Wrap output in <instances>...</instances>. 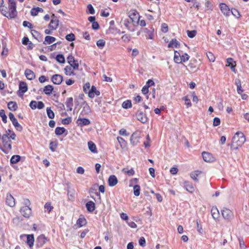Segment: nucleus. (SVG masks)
<instances>
[{"label": "nucleus", "mask_w": 249, "mask_h": 249, "mask_svg": "<svg viewBox=\"0 0 249 249\" xmlns=\"http://www.w3.org/2000/svg\"><path fill=\"white\" fill-rule=\"evenodd\" d=\"M3 0H0V11L1 14L8 18H15L17 15L15 0H8V10L6 7L3 6Z\"/></svg>", "instance_id": "obj_1"}, {"label": "nucleus", "mask_w": 249, "mask_h": 249, "mask_svg": "<svg viewBox=\"0 0 249 249\" xmlns=\"http://www.w3.org/2000/svg\"><path fill=\"white\" fill-rule=\"evenodd\" d=\"M246 141L244 134L241 132H237L232 138L231 147L237 149L238 147L241 146Z\"/></svg>", "instance_id": "obj_2"}, {"label": "nucleus", "mask_w": 249, "mask_h": 249, "mask_svg": "<svg viewBox=\"0 0 249 249\" xmlns=\"http://www.w3.org/2000/svg\"><path fill=\"white\" fill-rule=\"evenodd\" d=\"M11 132V130L8 129L6 131L5 134H3L1 137V140L3 145L2 151L5 153H8L12 149L11 141L10 140H7V137H8Z\"/></svg>", "instance_id": "obj_3"}, {"label": "nucleus", "mask_w": 249, "mask_h": 249, "mask_svg": "<svg viewBox=\"0 0 249 249\" xmlns=\"http://www.w3.org/2000/svg\"><path fill=\"white\" fill-rule=\"evenodd\" d=\"M221 213L224 219L228 222L231 221L233 218V213L229 209L224 208L221 210Z\"/></svg>", "instance_id": "obj_4"}, {"label": "nucleus", "mask_w": 249, "mask_h": 249, "mask_svg": "<svg viewBox=\"0 0 249 249\" xmlns=\"http://www.w3.org/2000/svg\"><path fill=\"white\" fill-rule=\"evenodd\" d=\"M124 25L130 32H134L135 30V25L129 19L125 18L123 20Z\"/></svg>", "instance_id": "obj_5"}, {"label": "nucleus", "mask_w": 249, "mask_h": 249, "mask_svg": "<svg viewBox=\"0 0 249 249\" xmlns=\"http://www.w3.org/2000/svg\"><path fill=\"white\" fill-rule=\"evenodd\" d=\"M9 117L10 120L12 121L13 124L15 127L16 129L18 131H21L22 129V127L21 125L18 123V120L15 117L14 114L10 112L9 114Z\"/></svg>", "instance_id": "obj_6"}, {"label": "nucleus", "mask_w": 249, "mask_h": 249, "mask_svg": "<svg viewBox=\"0 0 249 249\" xmlns=\"http://www.w3.org/2000/svg\"><path fill=\"white\" fill-rule=\"evenodd\" d=\"M143 32L145 34L146 39H153L154 29L152 27L143 29Z\"/></svg>", "instance_id": "obj_7"}, {"label": "nucleus", "mask_w": 249, "mask_h": 249, "mask_svg": "<svg viewBox=\"0 0 249 249\" xmlns=\"http://www.w3.org/2000/svg\"><path fill=\"white\" fill-rule=\"evenodd\" d=\"M20 212L21 214L26 218H29L32 213L31 209L27 206L21 207Z\"/></svg>", "instance_id": "obj_8"}, {"label": "nucleus", "mask_w": 249, "mask_h": 249, "mask_svg": "<svg viewBox=\"0 0 249 249\" xmlns=\"http://www.w3.org/2000/svg\"><path fill=\"white\" fill-rule=\"evenodd\" d=\"M219 8L222 13L226 17H229L231 13V10L229 6L225 3H222L219 4Z\"/></svg>", "instance_id": "obj_9"}, {"label": "nucleus", "mask_w": 249, "mask_h": 249, "mask_svg": "<svg viewBox=\"0 0 249 249\" xmlns=\"http://www.w3.org/2000/svg\"><path fill=\"white\" fill-rule=\"evenodd\" d=\"M139 18V13L136 11H134L130 13L129 18L128 19H129L130 21L135 24V23H137L138 22V20Z\"/></svg>", "instance_id": "obj_10"}, {"label": "nucleus", "mask_w": 249, "mask_h": 249, "mask_svg": "<svg viewBox=\"0 0 249 249\" xmlns=\"http://www.w3.org/2000/svg\"><path fill=\"white\" fill-rule=\"evenodd\" d=\"M68 188V198L70 200H73L74 198L75 190L73 188H72L71 186L70 183L67 184Z\"/></svg>", "instance_id": "obj_11"}, {"label": "nucleus", "mask_w": 249, "mask_h": 249, "mask_svg": "<svg viewBox=\"0 0 249 249\" xmlns=\"http://www.w3.org/2000/svg\"><path fill=\"white\" fill-rule=\"evenodd\" d=\"M51 80L54 84L59 85L63 81V77L60 74H56L52 76Z\"/></svg>", "instance_id": "obj_12"}, {"label": "nucleus", "mask_w": 249, "mask_h": 249, "mask_svg": "<svg viewBox=\"0 0 249 249\" xmlns=\"http://www.w3.org/2000/svg\"><path fill=\"white\" fill-rule=\"evenodd\" d=\"M48 241V240L47 238L44 235L41 234L39 235L36 239L37 245L38 247H42Z\"/></svg>", "instance_id": "obj_13"}, {"label": "nucleus", "mask_w": 249, "mask_h": 249, "mask_svg": "<svg viewBox=\"0 0 249 249\" xmlns=\"http://www.w3.org/2000/svg\"><path fill=\"white\" fill-rule=\"evenodd\" d=\"M136 117L137 119L142 123H145L147 121V117L146 115L142 111L139 110L137 114Z\"/></svg>", "instance_id": "obj_14"}, {"label": "nucleus", "mask_w": 249, "mask_h": 249, "mask_svg": "<svg viewBox=\"0 0 249 249\" xmlns=\"http://www.w3.org/2000/svg\"><path fill=\"white\" fill-rule=\"evenodd\" d=\"M90 123V121L88 119L79 118L76 121V124L78 126L81 127L88 125Z\"/></svg>", "instance_id": "obj_15"}, {"label": "nucleus", "mask_w": 249, "mask_h": 249, "mask_svg": "<svg viewBox=\"0 0 249 249\" xmlns=\"http://www.w3.org/2000/svg\"><path fill=\"white\" fill-rule=\"evenodd\" d=\"M100 94L99 91L97 90L95 86H92L90 90L88 92V95L89 98H93L95 95L99 96Z\"/></svg>", "instance_id": "obj_16"}, {"label": "nucleus", "mask_w": 249, "mask_h": 249, "mask_svg": "<svg viewBox=\"0 0 249 249\" xmlns=\"http://www.w3.org/2000/svg\"><path fill=\"white\" fill-rule=\"evenodd\" d=\"M6 203L10 207H13L15 206V199L11 194L7 195L6 197Z\"/></svg>", "instance_id": "obj_17"}, {"label": "nucleus", "mask_w": 249, "mask_h": 249, "mask_svg": "<svg viewBox=\"0 0 249 249\" xmlns=\"http://www.w3.org/2000/svg\"><path fill=\"white\" fill-rule=\"evenodd\" d=\"M227 64L226 65V66L230 67L231 71L233 72L236 73V70L235 69V67L236 66L235 61H233V59L231 58H228L227 59Z\"/></svg>", "instance_id": "obj_18"}, {"label": "nucleus", "mask_w": 249, "mask_h": 249, "mask_svg": "<svg viewBox=\"0 0 249 249\" xmlns=\"http://www.w3.org/2000/svg\"><path fill=\"white\" fill-rule=\"evenodd\" d=\"M212 215L214 219L219 220L220 213L218 209L216 207H213L211 210Z\"/></svg>", "instance_id": "obj_19"}, {"label": "nucleus", "mask_w": 249, "mask_h": 249, "mask_svg": "<svg viewBox=\"0 0 249 249\" xmlns=\"http://www.w3.org/2000/svg\"><path fill=\"white\" fill-rule=\"evenodd\" d=\"M82 106L83 107V110L81 113H83V115L88 114L90 112V107L87 102H83Z\"/></svg>", "instance_id": "obj_20"}, {"label": "nucleus", "mask_w": 249, "mask_h": 249, "mask_svg": "<svg viewBox=\"0 0 249 249\" xmlns=\"http://www.w3.org/2000/svg\"><path fill=\"white\" fill-rule=\"evenodd\" d=\"M59 25V20L58 18L52 19L49 27L52 30H55L57 28Z\"/></svg>", "instance_id": "obj_21"}, {"label": "nucleus", "mask_w": 249, "mask_h": 249, "mask_svg": "<svg viewBox=\"0 0 249 249\" xmlns=\"http://www.w3.org/2000/svg\"><path fill=\"white\" fill-rule=\"evenodd\" d=\"M203 160L207 162H211L213 160L212 155L208 152H203L202 153Z\"/></svg>", "instance_id": "obj_22"}, {"label": "nucleus", "mask_w": 249, "mask_h": 249, "mask_svg": "<svg viewBox=\"0 0 249 249\" xmlns=\"http://www.w3.org/2000/svg\"><path fill=\"white\" fill-rule=\"evenodd\" d=\"M108 185L110 186H114L118 183V179L114 175L110 176L108 179Z\"/></svg>", "instance_id": "obj_23"}, {"label": "nucleus", "mask_w": 249, "mask_h": 249, "mask_svg": "<svg viewBox=\"0 0 249 249\" xmlns=\"http://www.w3.org/2000/svg\"><path fill=\"white\" fill-rule=\"evenodd\" d=\"M25 75L26 78L30 80L34 79L36 77L34 72L30 69L25 70Z\"/></svg>", "instance_id": "obj_24"}, {"label": "nucleus", "mask_w": 249, "mask_h": 249, "mask_svg": "<svg viewBox=\"0 0 249 249\" xmlns=\"http://www.w3.org/2000/svg\"><path fill=\"white\" fill-rule=\"evenodd\" d=\"M184 184L186 190L189 192L193 193L195 191V187L193 186L192 183L188 181H185Z\"/></svg>", "instance_id": "obj_25"}, {"label": "nucleus", "mask_w": 249, "mask_h": 249, "mask_svg": "<svg viewBox=\"0 0 249 249\" xmlns=\"http://www.w3.org/2000/svg\"><path fill=\"white\" fill-rule=\"evenodd\" d=\"M34 240L33 234H28L27 235V243L30 248L33 247Z\"/></svg>", "instance_id": "obj_26"}, {"label": "nucleus", "mask_w": 249, "mask_h": 249, "mask_svg": "<svg viewBox=\"0 0 249 249\" xmlns=\"http://www.w3.org/2000/svg\"><path fill=\"white\" fill-rule=\"evenodd\" d=\"M66 105L68 111H71L73 107V99L72 97L68 98L66 100Z\"/></svg>", "instance_id": "obj_27"}, {"label": "nucleus", "mask_w": 249, "mask_h": 249, "mask_svg": "<svg viewBox=\"0 0 249 249\" xmlns=\"http://www.w3.org/2000/svg\"><path fill=\"white\" fill-rule=\"evenodd\" d=\"M27 89L26 83L24 82H20L19 85V91L23 94L27 91Z\"/></svg>", "instance_id": "obj_28"}, {"label": "nucleus", "mask_w": 249, "mask_h": 249, "mask_svg": "<svg viewBox=\"0 0 249 249\" xmlns=\"http://www.w3.org/2000/svg\"><path fill=\"white\" fill-rule=\"evenodd\" d=\"M65 73L67 75L71 76L75 75V73L73 71V69L71 67L67 66L64 68Z\"/></svg>", "instance_id": "obj_29"}, {"label": "nucleus", "mask_w": 249, "mask_h": 249, "mask_svg": "<svg viewBox=\"0 0 249 249\" xmlns=\"http://www.w3.org/2000/svg\"><path fill=\"white\" fill-rule=\"evenodd\" d=\"M88 145L89 150L91 152L93 153H96L97 152L96 145L92 142H89Z\"/></svg>", "instance_id": "obj_30"}, {"label": "nucleus", "mask_w": 249, "mask_h": 249, "mask_svg": "<svg viewBox=\"0 0 249 249\" xmlns=\"http://www.w3.org/2000/svg\"><path fill=\"white\" fill-rule=\"evenodd\" d=\"M235 84L237 87V91L238 93L241 94V93L243 92V90L242 89L240 80L239 79H236L235 80Z\"/></svg>", "instance_id": "obj_31"}, {"label": "nucleus", "mask_w": 249, "mask_h": 249, "mask_svg": "<svg viewBox=\"0 0 249 249\" xmlns=\"http://www.w3.org/2000/svg\"><path fill=\"white\" fill-rule=\"evenodd\" d=\"M53 89V87L52 85H48L44 88L43 91L46 95H50L52 93Z\"/></svg>", "instance_id": "obj_32"}, {"label": "nucleus", "mask_w": 249, "mask_h": 249, "mask_svg": "<svg viewBox=\"0 0 249 249\" xmlns=\"http://www.w3.org/2000/svg\"><path fill=\"white\" fill-rule=\"evenodd\" d=\"M86 208L88 211L93 212L95 210V204L91 201H89L86 204Z\"/></svg>", "instance_id": "obj_33"}, {"label": "nucleus", "mask_w": 249, "mask_h": 249, "mask_svg": "<svg viewBox=\"0 0 249 249\" xmlns=\"http://www.w3.org/2000/svg\"><path fill=\"white\" fill-rule=\"evenodd\" d=\"M43 12V10L41 8L36 7L33 8L31 10V14L33 16H36L37 15L39 12Z\"/></svg>", "instance_id": "obj_34"}, {"label": "nucleus", "mask_w": 249, "mask_h": 249, "mask_svg": "<svg viewBox=\"0 0 249 249\" xmlns=\"http://www.w3.org/2000/svg\"><path fill=\"white\" fill-rule=\"evenodd\" d=\"M56 38L53 36H46L45 38V41L44 42V44H50L54 42Z\"/></svg>", "instance_id": "obj_35"}, {"label": "nucleus", "mask_w": 249, "mask_h": 249, "mask_svg": "<svg viewBox=\"0 0 249 249\" xmlns=\"http://www.w3.org/2000/svg\"><path fill=\"white\" fill-rule=\"evenodd\" d=\"M8 108L12 111H15L18 108V105L15 102H10L8 104Z\"/></svg>", "instance_id": "obj_36"}, {"label": "nucleus", "mask_w": 249, "mask_h": 249, "mask_svg": "<svg viewBox=\"0 0 249 249\" xmlns=\"http://www.w3.org/2000/svg\"><path fill=\"white\" fill-rule=\"evenodd\" d=\"M86 219L82 216H80L77 221V224L80 227L86 225Z\"/></svg>", "instance_id": "obj_37"}, {"label": "nucleus", "mask_w": 249, "mask_h": 249, "mask_svg": "<svg viewBox=\"0 0 249 249\" xmlns=\"http://www.w3.org/2000/svg\"><path fill=\"white\" fill-rule=\"evenodd\" d=\"M21 157L19 155H14L10 159V162L12 164H16L19 161Z\"/></svg>", "instance_id": "obj_38"}, {"label": "nucleus", "mask_w": 249, "mask_h": 249, "mask_svg": "<svg viewBox=\"0 0 249 249\" xmlns=\"http://www.w3.org/2000/svg\"><path fill=\"white\" fill-rule=\"evenodd\" d=\"M179 44V42L177 39H173L168 44V46L169 48L178 47Z\"/></svg>", "instance_id": "obj_39"}, {"label": "nucleus", "mask_w": 249, "mask_h": 249, "mask_svg": "<svg viewBox=\"0 0 249 249\" xmlns=\"http://www.w3.org/2000/svg\"><path fill=\"white\" fill-rule=\"evenodd\" d=\"M66 130L64 127H57L55 129V133L57 135H61Z\"/></svg>", "instance_id": "obj_40"}, {"label": "nucleus", "mask_w": 249, "mask_h": 249, "mask_svg": "<svg viewBox=\"0 0 249 249\" xmlns=\"http://www.w3.org/2000/svg\"><path fill=\"white\" fill-rule=\"evenodd\" d=\"M117 139L122 148H124L126 146V142L123 138L120 137H118Z\"/></svg>", "instance_id": "obj_41"}, {"label": "nucleus", "mask_w": 249, "mask_h": 249, "mask_svg": "<svg viewBox=\"0 0 249 249\" xmlns=\"http://www.w3.org/2000/svg\"><path fill=\"white\" fill-rule=\"evenodd\" d=\"M200 172L198 171H195L192 172L190 174L191 178L195 181H198L197 177L200 175Z\"/></svg>", "instance_id": "obj_42"}, {"label": "nucleus", "mask_w": 249, "mask_h": 249, "mask_svg": "<svg viewBox=\"0 0 249 249\" xmlns=\"http://www.w3.org/2000/svg\"><path fill=\"white\" fill-rule=\"evenodd\" d=\"M138 137L133 133L130 138V142L133 145L136 144L138 142Z\"/></svg>", "instance_id": "obj_43"}, {"label": "nucleus", "mask_w": 249, "mask_h": 249, "mask_svg": "<svg viewBox=\"0 0 249 249\" xmlns=\"http://www.w3.org/2000/svg\"><path fill=\"white\" fill-rule=\"evenodd\" d=\"M105 44L106 41L104 39H99L96 42L97 46L101 49L105 47Z\"/></svg>", "instance_id": "obj_44"}, {"label": "nucleus", "mask_w": 249, "mask_h": 249, "mask_svg": "<svg viewBox=\"0 0 249 249\" xmlns=\"http://www.w3.org/2000/svg\"><path fill=\"white\" fill-rule=\"evenodd\" d=\"M122 106L123 108L125 109L130 108L132 106L131 102L130 100L125 101L123 103Z\"/></svg>", "instance_id": "obj_45"}, {"label": "nucleus", "mask_w": 249, "mask_h": 249, "mask_svg": "<svg viewBox=\"0 0 249 249\" xmlns=\"http://www.w3.org/2000/svg\"><path fill=\"white\" fill-rule=\"evenodd\" d=\"M180 55L177 51L175 52L174 61L177 63H180Z\"/></svg>", "instance_id": "obj_46"}, {"label": "nucleus", "mask_w": 249, "mask_h": 249, "mask_svg": "<svg viewBox=\"0 0 249 249\" xmlns=\"http://www.w3.org/2000/svg\"><path fill=\"white\" fill-rule=\"evenodd\" d=\"M134 194L135 196H139L140 194V186L138 185H136L133 187Z\"/></svg>", "instance_id": "obj_47"}, {"label": "nucleus", "mask_w": 249, "mask_h": 249, "mask_svg": "<svg viewBox=\"0 0 249 249\" xmlns=\"http://www.w3.org/2000/svg\"><path fill=\"white\" fill-rule=\"evenodd\" d=\"M47 114L48 115V117L50 119H53L54 117V112L51 110V108L47 107Z\"/></svg>", "instance_id": "obj_48"}, {"label": "nucleus", "mask_w": 249, "mask_h": 249, "mask_svg": "<svg viewBox=\"0 0 249 249\" xmlns=\"http://www.w3.org/2000/svg\"><path fill=\"white\" fill-rule=\"evenodd\" d=\"M0 116L1 117L2 121L4 123H6L7 122V116L3 109L0 110Z\"/></svg>", "instance_id": "obj_49"}, {"label": "nucleus", "mask_w": 249, "mask_h": 249, "mask_svg": "<svg viewBox=\"0 0 249 249\" xmlns=\"http://www.w3.org/2000/svg\"><path fill=\"white\" fill-rule=\"evenodd\" d=\"M231 13L232 14L233 16L235 18H238L240 17V14L238 10L235 9H231Z\"/></svg>", "instance_id": "obj_50"}, {"label": "nucleus", "mask_w": 249, "mask_h": 249, "mask_svg": "<svg viewBox=\"0 0 249 249\" xmlns=\"http://www.w3.org/2000/svg\"><path fill=\"white\" fill-rule=\"evenodd\" d=\"M56 59L60 63H64L65 61V58L62 54H58L56 57Z\"/></svg>", "instance_id": "obj_51"}, {"label": "nucleus", "mask_w": 249, "mask_h": 249, "mask_svg": "<svg viewBox=\"0 0 249 249\" xmlns=\"http://www.w3.org/2000/svg\"><path fill=\"white\" fill-rule=\"evenodd\" d=\"M70 65V66L71 67V68L73 70H78L79 68V64L77 60H75L73 61V63H71L69 64Z\"/></svg>", "instance_id": "obj_52"}, {"label": "nucleus", "mask_w": 249, "mask_h": 249, "mask_svg": "<svg viewBox=\"0 0 249 249\" xmlns=\"http://www.w3.org/2000/svg\"><path fill=\"white\" fill-rule=\"evenodd\" d=\"M53 207L52 206L51 203L50 202L46 203L44 205V208L49 213L53 209Z\"/></svg>", "instance_id": "obj_53"}, {"label": "nucleus", "mask_w": 249, "mask_h": 249, "mask_svg": "<svg viewBox=\"0 0 249 249\" xmlns=\"http://www.w3.org/2000/svg\"><path fill=\"white\" fill-rule=\"evenodd\" d=\"M122 171L125 173H126L129 176H133L134 174V171L133 169L128 170L126 168H124Z\"/></svg>", "instance_id": "obj_54"}, {"label": "nucleus", "mask_w": 249, "mask_h": 249, "mask_svg": "<svg viewBox=\"0 0 249 249\" xmlns=\"http://www.w3.org/2000/svg\"><path fill=\"white\" fill-rule=\"evenodd\" d=\"M187 36L190 38H193L195 37L196 34V32L195 30L189 31H187Z\"/></svg>", "instance_id": "obj_55"}, {"label": "nucleus", "mask_w": 249, "mask_h": 249, "mask_svg": "<svg viewBox=\"0 0 249 249\" xmlns=\"http://www.w3.org/2000/svg\"><path fill=\"white\" fill-rule=\"evenodd\" d=\"M122 39L125 42H128L130 40L131 36L128 34H125L122 37Z\"/></svg>", "instance_id": "obj_56"}, {"label": "nucleus", "mask_w": 249, "mask_h": 249, "mask_svg": "<svg viewBox=\"0 0 249 249\" xmlns=\"http://www.w3.org/2000/svg\"><path fill=\"white\" fill-rule=\"evenodd\" d=\"M66 39L69 41H73L75 39L74 35L72 33L68 34L66 36Z\"/></svg>", "instance_id": "obj_57"}, {"label": "nucleus", "mask_w": 249, "mask_h": 249, "mask_svg": "<svg viewBox=\"0 0 249 249\" xmlns=\"http://www.w3.org/2000/svg\"><path fill=\"white\" fill-rule=\"evenodd\" d=\"M189 59V56L187 53L182 54L180 56V63H181L182 62H185V61L188 60Z\"/></svg>", "instance_id": "obj_58"}, {"label": "nucleus", "mask_w": 249, "mask_h": 249, "mask_svg": "<svg viewBox=\"0 0 249 249\" xmlns=\"http://www.w3.org/2000/svg\"><path fill=\"white\" fill-rule=\"evenodd\" d=\"M207 56L210 61L213 62L215 61V56H214L213 53H212L208 52L207 53Z\"/></svg>", "instance_id": "obj_59"}, {"label": "nucleus", "mask_w": 249, "mask_h": 249, "mask_svg": "<svg viewBox=\"0 0 249 249\" xmlns=\"http://www.w3.org/2000/svg\"><path fill=\"white\" fill-rule=\"evenodd\" d=\"M90 85L89 83H86L83 86V90L85 93H88L90 90Z\"/></svg>", "instance_id": "obj_60"}, {"label": "nucleus", "mask_w": 249, "mask_h": 249, "mask_svg": "<svg viewBox=\"0 0 249 249\" xmlns=\"http://www.w3.org/2000/svg\"><path fill=\"white\" fill-rule=\"evenodd\" d=\"M161 31L163 33H167L168 31V27L166 23H162L161 24Z\"/></svg>", "instance_id": "obj_61"}, {"label": "nucleus", "mask_w": 249, "mask_h": 249, "mask_svg": "<svg viewBox=\"0 0 249 249\" xmlns=\"http://www.w3.org/2000/svg\"><path fill=\"white\" fill-rule=\"evenodd\" d=\"M185 101V104L187 106V107H189L192 106L191 101L187 97H185L183 98Z\"/></svg>", "instance_id": "obj_62"}, {"label": "nucleus", "mask_w": 249, "mask_h": 249, "mask_svg": "<svg viewBox=\"0 0 249 249\" xmlns=\"http://www.w3.org/2000/svg\"><path fill=\"white\" fill-rule=\"evenodd\" d=\"M220 124V120L219 118L215 117L213 119V125L214 126H218Z\"/></svg>", "instance_id": "obj_63"}, {"label": "nucleus", "mask_w": 249, "mask_h": 249, "mask_svg": "<svg viewBox=\"0 0 249 249\" xmlns=\"http://www.w3.org/2000/svg\"><path fill=\"white\" fill-rule=\"evenodd\" d=\"M239 242V246L241 249H245V243L243 240V239L241 238H238Z\"/></svg>", "instance_id": "obj_64"}]
</instances>
